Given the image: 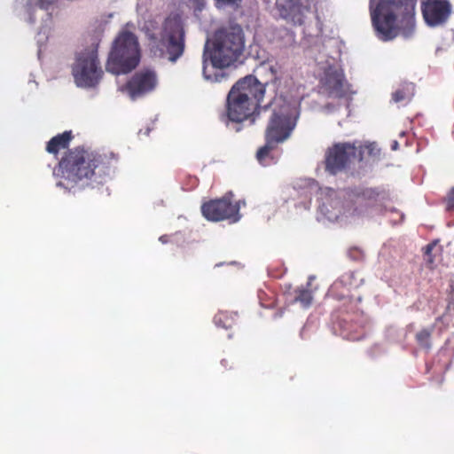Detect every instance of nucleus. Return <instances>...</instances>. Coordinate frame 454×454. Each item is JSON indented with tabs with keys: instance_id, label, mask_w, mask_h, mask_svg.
<instances>
[{
	"instance_id": "1",
	"label": "nucleus",
	"mask_w": 454,
	"mask_h": 454,
	"mask_svg": "<svg viewBox=\"0 0 454 454\" xmlns=\"http://www.w3.org/2000/svg\"><path fill=\"white\" fill-rule=\"evenodd\" d=\"M111 168V159L106 154L74 148L65 153L53 174L59 178L58 186L71 190L103 184Z\"/></svg>"
},
{
	"instance_id": "2",
	"label": "nucleus",
	"mask_w": 454,
	"mask_h": 454,
	"mask_svg": "<svg viewBox=\"0 0 454 454\" xmlns=\"http://www.w3.org/2000/svg\"><path fill=\"white\" fill-rule=\"evenodd\" d=\"M416 0H370V11L373 27L378 37L389 41L396 37L397 30L405 38L415 28Z\"/></svg>"
},
{
	"instance_id": "3",
	"label": "nucleus",
	"mask_w": 454,
	"mask_h": 454,
	"mask_svg": "<svg viewBox=\"0 0 454 454\" xmlns=\"http://www.w3.org/2000/svg\"><path fill=\"white\" fill-rule=\"evenodd\" d=\"M245 50L244 34L240 27L218 31L209 51V59L214 68L217 70L211 76L207 74L206 67H203V74L207 80L220 82L226 78L223 68L234 64L241 58Z\"/></svg>"
},
{
	"instance_id": "4",
	"label": "nucleus",
	"mask_w": 454,
	"mask_h": 454,
	"mask_svg": "<svg viewBox=\"0 0 454 454\" xmlns=\"http://www.w3.org/2000/svg\"><path fill=\"white\" fill-rule=\"evenodd\" d=\"M149 46L154 57L167 58L175 63L184 54L185 47V32L180 16H168L162 24L160 36H150Z\"/></svg>"
},
{
	"instance_id": "5",
	"label": "nucleus",
	"mask_w": 454,
	"mask_h": 454,
	"mask_svg": "<svg viewBox=\"0 0 454 454\" xmlns=\"http://www.w3.org/2000/svg\"><path fill=\"white\" fill-rule=\"evenodd\" d=\"M140 61V49L135 34L123 30L114 41L106 68L114 74H127Z\"/></svg>"
},
{
	"instance_id": "6",
	"label": "nucleus",
	"mask_w": 454,
	"mask_h": 454,
	"mask_svg": "<svg viewBox=\"0 0 454 454\" xmlns=\"http://www.w3.org/2000/svg\"><path fill=\"white\" fill-rule=\"evenodd\" d=\"M268 106L272 108V113L265 129L264 139L282 144L291 137L296 126L294 108L282 98H275L264 108Z\"/></svg>"
},
{
	"instance_id": "7",
	"label": "nucleus",
	"mask_w": 454,
	"mask_h": 454,
	"mask_svg": "<svg viewBox=\"0 0 454 454\" xmlns=\"http://www.w3.org/2000/svg\"><path fill=\"white\" fill-rule=\"evenodd\" d=\"M364 278L356 271H348L340 275L330 286L327 295L334 300L341 301L347 311H354L361 302L360 294L354 292L363 285Z\"/></svg>"
},
{
	"instance_id": "8",
	"label": "nucleus",
	"mask_w": 454,
	"mask_h": 454,
	"mask_svg": "<svg viewBox=\"0 0 454 454\" xmlns=\"http://www.w3.org/2000/svg\"><path fill=\"white\" fill-rule=\"evenodd\" d=\"M357 160H363L362 148H357L356 143H335L328 147L325 153V169L331 175H337Z\"/></svg>"
},
{
	"instance_id": "9",
	"label": "nucleus",
	"mask_w": 454,
	"mask_h": 454,
	"mask_svg": "<svg viewBox=\"0 0 454 454\" xmlns=\"http://www.w3.org/2000/svg\"><path fill=\"white\" fill-rule=\"evenodd\" d=\"M72 74L77 86L85 88L96 86L103 74L97 51L85 50L79 53L73 65Z\"/></svg>"
},
{
	"instance_id": "10",
	"label": "nucleus",
	"mask_w": 454,
	"mask_h": 454,
	"mask_svg": "<svg viewBox=\"0 0 454 454\" xmlns=\"http://www.w3.org/2000/svg\"><path fill=\"white\" fill-rule=\"evenodd\" d=\"M380 192L375 188L356 186L345 192L343 207L351 216H369L379 201Z\"/></svg>"
},
{
	"instance_id": "11",
	"label": "nucleus",
	"mask_w": 454,
	"mask_h": 454,
	"mask_svg": "<svg viewBox=\"0 0 454 454\" xmlns=\"http://www.w3.org/2000/svg\"><path fill=\"white\" fill-rule=\"evenodd\" d=\"M201 213L206 219L212 222L228 220L231 223H237L241 217L239 203H233L227 197L203 203Z\"/></svg>"
},
{
	"instance_id": "12",
	"label": "nucleus",
	"mask_w": 454,
	"mask_h": 454,
	"mask_svg": "<svg viewBox=\"0 0 454 454\" xmlns=\"http://www.w3.org/2000/svg\"><path fill=\"white\" fill-rule=\"evenodd\" d=\"M321 89L329 98H342L346 97L350 90V85L345 79L344 72L341 68L330 66L324 71V75L320 80Z\"/></svg>"
},
{
	"instance_id": "13",
	"label": "nucleus",
	"mask_w": 454,
	"mask_h": 454,
	"mask_svg": "<svg viewBox=\"0 0 454 454\" xmlns=\"http://www.w3.org/2000/svg\"><path fill=\"white\" fill-rule=\"evenodd\" d=\"M227 117L234 122H242L255 113L259 114V108L249 101L245 94L240 95L231 87L227 96Z\"/></svg>"
},
{
	"instance_id": "14",
	"label": "nucleus",
	"mask_w": 454,
	"mask_h": 454,
	"mask_svg": "<svg viewBox=\"0 0 454 454\" xmlns=\"http://www.w3.org/2000/svg\"><path fill=\"white\" fill-rule=\"evenodd\" d=\"M157 85V75L154 70L145 68L133 74L127 82L124 90L132 99L153 91Z\"/></svg>"
},
{
	"instance_id": "15",
	"label": "nucleus",
	"mask_w": 454,
	"mask_h": 454,
	"mask_svg": "<svg viewBox=\"0 0 454 454\" xmlns=\"http://www.w3.org/2000/svg\"><path fill=\"white\" fill-rule=\"evenodd\" d=\"M421 11L428 26L438 27L446 23L449 20L451 13V4L448 0H427L422 3Z\"/></svg>"
},
{
	"instance_id": "16",
	"label": "nucleus",
	"mask_w": 454,
	"mask_h": 454,
	"mask_svg": "<svg viewBox=\"0 0 454 454\" xmlns=\"http://www.w3.org/2000/svg\"><path fill=\"white\" fill-rule=\"evenodd\" d=\"M267 83L261 82L254 75L248 74L239 79L232 88L240 95L245 94L253 105L260 109L265 95Z\"/></svg>"
},
{
	"instance_id": "17",
	"label": "nucleus",
	"mask_w": 454,
	"mask_h": 454,
	"mask_svg": "<svg viewBox=\"0 0 454 454\" xmlns=\"http://www.w3.org/2000/svg\"><path fill=\"white\" fill-rule=\"evenodd\" d=\"M276 7L280 16L294 25H302L305 14L309 11L300 0H276Z\"/></svg>"
},
{
	"instance_id": "18",
	"label": "nucleus",
	"mask_w": 454,
	"mask_h": 454,
	"mask_svg": "<svg viewBox=\"0 0 454 454\" xmlns=\"http://www.w3.org/2000/svg\"><path fill=\"white\" fill-rule=\"evenodd\" d=\"M73 138L72 131H65L53 137L46 145L49 153L57 155L61 150L67 149Z\"/></svg>"
},
{
	"instance_id": "19",
	"label": "nucleus",
	"mask_w": 454,
	"mask_h": 454,
	"mask_svg": "<svg viewBox=\"0 0 454 454\" xmlns=\"http://www.w3.org/2000/svg\"><path fill=\"white\" fill-rule=\"evenodd\" d=\"M238 319V313L231 311H219L214 317V323L217 327L225 330L231 329L236 324Z\"/></svg>"
},
{
	"instance_id": "20",
	"label": "nucleus",
	"mask_w": 454,
	"mask_h": 454,
	"mask_svg": "<svg viewBox=\"0 0 454 454\" xmlns=\"http://www.w3.org/2000/svg\"><path fill=\"white\" fill-rule=\"evenodd\" d=\"M278 146V144L265 139V145L260 147L256 153V159L260 162V164L263 166H268L271 162H273V157L270 155V153Z\"/></svg>"
},
{
	"instance_id": "21",
	"label": "nucleus",
	"mask_w": 454,
	"mask_h": 454,
	"mask_svg": "<svg viewBox=\"0 0 454 454\" xmlns=\"http://www.w3.org/2000/svg\"><path fill=\"white\" fill-rule=\"evenodd\" d=\"M313 301V295L309 289L304 287H298L294 290V302H298L301 307L309 308Z\"/></svg>"
},
{
	"instance_id": "22",
	"label": "nucleus",
	"mask_w": 454,
	"mask_h": 454,
	"mask_svg": "<svg viewBox=\"0 0 454 454\" xmlns=\"http://www.w3.org/2000/svg\"><path fill=\"white\" fill-rule=\"evenodd\" d=\"M434 327L424 328L416 333L415 339L419 347L429 349L431 348V336Z\"/></svg>"
},
{
	"instance_id": "23",
	"label": "nucleus",
	"mask_w": 454,
	"mask_h": 454,
	"mask_svg": "<svg viewBox=\"0 0 454 454\" xmlns=\"http://www.w3.org/2000/svg\"><path fill=\"white\" fill-rule=\"evenodd\" d=\"M412 96V87L411 85L403 86L392 93V100L395 103L408 101Z\"/></svg>"
},
{
	"instance_id": "24",
	"label": "nucleus",
	"mask_w": 454,
	"mask_h": 454,
	"mask_svg": "<svg viewBox=\"0 0 454 454\" xmlns=\"http://www.w3.org/2000/svg\"><path fill=\"white\" fill-rule=\"evenodd\" d=\"M436 247V242L433 241L427 244L424 249V261L428 268L433 269L434 266V257L432 254L433 250Z\"/></svg>"
},
{
	"instance_id": "25",
	"label": "nucleus",
	"mask_w": 454,
	"mask_h": 454,
	"mask_svg": "<svg viewBox=\"0 0 454 454\" xmlns=\"http://www.w3.org/2000/svg\"><path fill=\"white\" fill-rule=\"evenodd\" d=\"M357 148H362L363 154L364 152L367 153V154L372 157L373 160L380 159V149L378 147L376 143H370L365 145H356Z\"/></svg>"
},
{
	"instance_id": "26",
	"label": "nucleus",
	"mask_w": 454,
	"mask_h": 454,
	"mask_svg": "<svg viewBox=\"0 0 454 454\" xmlns=\"http://www.w3.org/2000/svg\"><path fill=\"white\" fill-rule=\"evenodd\" d=\"M446 203V210L453 211L454 210V186L448 192L447 196L444 199Z\"/></svg>"
},
{
	"instance_id": "27",
	"label": "nucleus",
	"mask_w": 454,
	"mask_h": 454,
	"mask_svg": "<svg viewBox=\"0 0 454 454\" xmlns=\"http://www.w3.org/2000/svg\"><path fill=\"white\" fill-rule=\"evenodd\" d=\"M57 0H38V6L41 9L47 10L51 5H52Z\"/></svg>"
},
{
	"instance_id": "28",
	"label": "nucleus",
	"mask_w": 454,
	"mask_h": 454,
	"mask_svg": "<svg viewBox=\"0 0 454 454\" xmlns=\"http://www.w3.org/2000/svg\"><path fill=\"white\" fill-rule=\"evenodd\" d=\"M241 0H216L217 4L219 5H226V4H236Z\"/></svg>"
},
{
	"instance_id": "29",
	"label": "nucleus",
	"mask_w": 454,
	"mask_h": 454,
	"mask_svg": "<svg viewBox=\"0 0 454 454\" xmlns=\"http://www.w3.org/2000/svg\"><path fill=\"white\" fill-rule=\"evenodd\" d=\"M194 4H196L197 8L200 10L204 5V0H190Z\"/></svg>"
},
{
	"instance_id": "30",
	"label": "nucleus",
	"mask_w": 454,
	"mask_h": 454,
	"mask_svg": "<svg viewBox=\"0 0 454 454\" xmlns=\"http://www.w3.org/2000/svg\"><path fill=\"white\" fill-rule=\"evenodd\" d=\"M362 328H363L362 325H357L355 328V332L357 333H360L362 332Z\"/></svg>"
},
{
	"instance_id": "31",
	"label": "nucleus",
	"mask_w": 454,
	"mask_h": 454,
	"mask_svg": "<svg viewBox=\"0 0 454 454\" xmlns=\"http://www.w3.org/2000/svg\"><path fill=\"white\" fill-rule=\"evenodd\" d=\"M160 240L162 243H166V242H167V238H166V236H161V237L160 238Z\"/></svg>"
},
{
	"instance_id": "32",
	"label": "nucleus",
	"mask_w": 454,
	"mask_h": 454,
	"mask_svg": "<svg viewBox=\"0 0 454 454\" xmlns=\"http://www.w3.org/2000/svg\"><path fill=\"white\" fill-rule=\"evenodd\" d=\"M221 364H222L224 367H226V366H227V364H228V361H227L226 359H223V360L221 361Z\"/></svg>"
},
{
	"instance_id": "33",
	"label": "nucleus",
	"mask_w": 454,
	"mask_h": 454,
	"mask_svg": "<svg viewBox=\"0 0 454 454\" xmlns=\"http://www.w3.org/2000/svg\"><path fill=\"white\" fill-rule=\"evenodd\" d=\"M397 145H398V143L396 141H395L394 145H393V149H395L397 147Z\"/></svg>"
}]
</instances>
